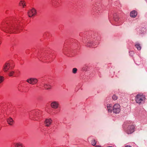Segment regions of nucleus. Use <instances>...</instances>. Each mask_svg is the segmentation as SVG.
Wrapping results in <instances>:
<instances>
[{"mask_svg": "<svg viewBox=\"0 0 147 147\" xmlns=\"http://www.w3.org/2000/svg\"><path fill=\"white\" fill-rule=\"evenodd\" d=\"M135 45L138 50H141V48L140 44L138 43H136L135 44Z\"/></svg>", "mask_w": 147, "mask_h": 147, "instance_id": "2eb2a0df", "label": "nucleus"}, {"mask_svg": "<svg viewBox=\"0 0 147 147\" xmlns=\"http://www.w3.org/2000/svg\"><path fill=\"white\" fill-rule=\"evenodd\" d=\"M145 99L144 95L138 94L136 97L135 101L137 103L140 104L144 102Z\"/></svg>", "mask_w": 147, "mask_h": 147, "instance_id": "f257e3e1", "label": "nucleus"}, {"mask_svg": "<svg viewBox=\"0 0 147 147\" xmlns=\"http://www.w3.org/2000/svg\"><path fill=\"white\" fill-rule=\"evenodd\" d=\"M59 105V104L58 102L55 101H53L51 104V107L54 109H57Z\"/></svg>", "mask_w": 147, "mask_h": 147, "instance_id": "6e6552de", "label": "nucleus"}, {"mask_svg": "<svg viewBox=\"0 0 147 147\" xmlns=\"http://www.w3.org/2000/svg\"><path fill=\"white\" fill-rule=\"evenodd\" d=\"M24 2L23 1H20L19 3V5L20 6H22L23 7H24V6H25V3H24Z\"/></svg>", "mask_w": 147, "mask_h": 147, "instance_id": "f3484780", "label": "nucleus"}, {"mask_svg": "<svg viewBox=\"0 0 147 147\" xmlns=\"http://www.w3.org/2000/svg\"><path fill=\"white\" fill-rule=\"evenodd\" d=\"M26 82L30 84L34 85L36 84L37 83L38 80L36 78H31L28 79L26 80Z\"/></svg>", "mask_w": 147, "mask_h": 147, "instance_id": "20e7f679", "label": "nucleus"}, {"mask_svg": "<svg viewBox=\"0 0 147 147\" xmlns=\"http://www.w3.org/2000/svg\"><path fill=\"white\" fill-rule=\"evenodd\" d=\"M1 25H3V23H2L1 24Z\"/></svg>", "mask_w": 147, "mask_h": 147, "instance_id": "bb28decb", "label": "nucleus"}, {"mask_svg": "<svg viewBox=\"0 0 147 147\" xmlns=\"http://www.w3.org/2000/svg\"><path fill=\"white\" fill-rule=\"evenodd\" d=\"M52 121L51 119H46L45 121V125L47 126H49L51 124Z\"/></svg>", "mask_w": 147, "mask_h": 147, "instance_id": "1a4fd4ad", "label": "nucleus"}, {"mask_svg": "<svg viewBox=\"0 0 147 147\" xmlns=\"http://www.w3.org/2000/svg\"><path fill=\"white\" fill-rule=\"evenodd\" d=\"M36 13V11L34 8H32L30 10L28 13L29 17H31L35 16Z\"/></svg>", "mask_w": 147, "mask_h": 147, "instance_id": "39448f33", "label": "nucleus"}, {"mask_svg": "<svg viewBox=\"0 0 147 147\" xmlns=\"http://www.w3.org/2000/svg\"><path fill=\"white\" fill-rule=\"evenodd\" d=\"M112 106V105L111 104H108L107 105V109L109 112H112L113 110V108Z\"/></svg>", "mask_w": 147, "mask_h": 147, "instance_id": "9d476101", "label": "nucleus"}, {"mask_svg": "<svg viewBox=\"0 0 147 147\" xmlns=\"http://www.w3.org/2000/svg\"><path fill=\"white\" fill-rule=\"evenodd\" d=\"M122 24V23H121L120 24H118V25H121V24Z\"/></svg>", "mask_w": 147, "mask_h": 147, "instance_id": "cd10ccee", "label": "nucleus"}, {"mask_svg": "<svg viewBox=\"0 0 147 147\" xmlns=\"http://www.w3.org/2000/svg\"><path fill=\"white\" fill-rule=\"evenodd\" d=\"M125 147H131V146L129 145H127L125 146Z\"/></svg>", "mask_w": 147, "mask_h": 147, "instance_id": "393cba45", "label": "nucleus"}, {"mask_svg": "<svg viewBox=\"0 0 147 147\" xmlns=\"http://www.w3.org/2000/svg\"><path fill=\"white\" fill-rule=\"evenodd\" d=\"M18 29V28L17 26H14L13 27L12 26H9V27L6 28L4 31L7 33H16V31Z\"/></svg>", "mask_w": 147, "mask_h": 147, "instance_id": "f03ea898", "label": "nucleus"}, {"mask_svg": "<svg viewBox=\"0 0 147 147\" xmlns=\"http://www.w3.org/2000/svg\"><path fill=\"white\" fill-rule=\"evenodd\" d=\"M7 122L10 125H12L14 122V121L11 118H9L7 119Z\"/></svg>", "mask_w": 147, "mask_h": 147, "instance_id": "f8f14e48", "label": "nucleus"}, {"mask_svg": "<svg viewBox=\"0 0 147 147\" xmlns=\"http://www.w3.org/2000/svg\"><path fill=\"white\" fill-rule=\"evenodd\" d=\"M145 1H146L147 2V0H145Z\"/></svg>", "mask_w": 147, "mask_h": 147, "instance_id": "c85d7f7f", "label": "nucleus"}, {"mask_svg": "<svg viewBox=\"0 0 147 147\" xmlns=\"http://www.w3.org/2000/svg\"><path fill=\"white\" fill-rule=\"evenodd\" d=\"M95 43L91 41L88 42L87 43V45L88 47H92L95 45Z\"/></svg>", "mask_w": 147, "mask_h": 147, "instance_id": "4468645a", "label": "nucleus"}, {"mask_svg": "<svg viewBox=\"0 0 147 147\" xmlns=\"http://www.w3.org/2000/svg\"><path fill=\"white\" fill-rule=\"evenodd\" d=\"M44 87L46 89L49 90L51 89V85L47 84H44Z\"/></svg>", "mask_w": 147, "mask_h": 147, "instance_id": "ddd939ff", "label": "nucleus"}, {"mask_svg": "<svg viewBox=\"0 0 147 147\" xmlns=\"http://www.w3.org/2000/svg\"><path fill=\"white\" fill-rule=\"evenodd\" d=\"M114 20L116 22H117L119 21V18L117 16L116 17H114Z\"/></svg>", "mask_w": 147, "mask_h": 147, "instance_id": "412c9836", "label": "nucleus"}, {"mask_svg": "<svg viewBox=\"0 0 147 147\" xmlns=\"http://www.w3.org/2000/svg\"><path fill=\"white\" fill-rule=\"evenodd\" d=\"M35 116H37V114H35L34 112H32V113L30 115V117L31 118H32L33 117Z\"/></svg>", "mask_w": 147, "mask_h": 147, "instance_id": "a211bd4d", "label": "nucleus"}, {"mask_svg": "<svg viewBox=\"0 0 147 147\" xmlns=\"http://www.w3.org/2000/svg\"><path fill=\"white\" fill-rule=\"evenodd\" d=\"M14 73V72L13 71H10L9 73V76H13Z\"/></svg>", "mask_w": 147, "mask_h": 147, "instance_id": "aec40b11", "label": "nucleus"}, {"mask_svg": "<svg viewBox=\"0 0 147 147\" xmlns=\"http://www.w3.org/2000/svg\"><path fill=\"white\" fill-rule=\"evenodd\" d=\"M113 99L114 100H116L117 98V96L115 94H114L113 95L112 97Z\"/></svg>", "mask_w": 147, "mask_h": 147, "instance_id": "4be33fe9", "label": "nucleus"}, {"mask_svg": "<svg viewBox=\"0 0 147 147\" xmlns=\"http://www.w3.org/2000/svg\"><path fill=\"white\" fill-rule=\"evenodd\" d=\"M16 147H23L22 145L20 143H16L14 144Z\"/></svg>", "mask_w": 147, "mask_h": 147, "instance_id": "dca6fc26", "label": "nucleus"}, {"mask_svg": "<svg viewBox=\"0 0 147 147\" xmlns=\"http://www.w3.org/2000/svg\"><path fill=\"white\" fill-rule=\"evenodd\" d=\"M77 69L76 68H74L72 69V72L74 74H76L77 72Z\"/></svg>", "mask_w": 147, "mask_h": 147, "instance_id": "5701e85b", "label": "nucleus"}, {"mask_svg": "<svg viewBox=\"0 0 147 147\" xmlns=\"http://www.w3.org/2000/svg\"><path fill=\"white\" fill-rule=\"evenodd\" d=\"M95 147H101L100 146H96Z\"/></svg>", "mask_w": 147, "mask_h": 147, "instance_id": "a878e982", "label": "nucleus"}, {"mask_svg": "<svg viewBox=\"0 0 147 147\" xmlns=\"http://www.w3.org/2000/svg\"><path fill=\"white\" fill-rule=\"evenodd\" d=\"M10 64L8 63H5L3 67V70L4 72H7L10 68Z\"/></svg>", "mask_w": 147, "mask_h": 147, "instance_id": "0eeeda50", "label": "nucleus"}, {"mask_svg": "<svg viewBox=\"0 0 147 147\" xmlns=\"http://www.w3.org/2000/svg\"><path fill=\"white\" fill-rule=\"evenodd\" d=\"M91 144L93 146H95L96 144V142L95 140H92L91 141Z\"/></svg>", "mask_w": 147, "mask_h": 147, "instance_id": "6ab92c4d", "label": "nucleus"}, {"mask_svg": "<svg viewBox=\"0 0 147 147\" xmlns=\"http://www.w3.org/2000/svg\"><path fill=\"white\" fill-rule=\"evenodd\" d=\"M4 80V78L2 76H0V83L2 82Z\"/></svg>", "mask_w": 147, "mask_h": 147, "instance_id": "b1692460", "label": "nucleus"}, {"mask_svg": "<svg viewBox=\"0 0 147 147\" xmlns=\"http://www.w3.org/2000/svg\"><path fill=\"white\" fill-rule=\"evenodd\" d=\"M120 106L118 104H115L113 106V112L115 114L118 113L120 111Z\"/></svg>", "mask_w": 147, "mask_h": 147, "instance_id": "7ed1b4c3", "label": "nucleus"}, {"mask_svg": "<svg viewBox=\"0 0 147 147\" xmlns=\"http://www.w3.org/2000/svg\"><path fill=\"white\" fill-rule=\"evenodd\" d=\"M137 15V12L136 11H135L134 10L132 11L130 13V16L131 17L133 18H135Z\"/></svg>", "mask_w": 147, "mask_h": 147, "instance_id": "9b49d317", "label": "nucleus"}, {"mask_svg": "<svg viewBox=\"0 0 147 147\" xmlns=\"http://www.w3.org/2000/svg\"><path fill=\"white\" fill-rule=\"evenodd\" d=\"M135 126L134 125L129 126L127 128V133L128 134L133 133L134 131Z\"/></svg>", "mask_w": 147, "mask_h": 147, "instance_id": "423d86ee", "label": "nucleus"}]
</instances>
